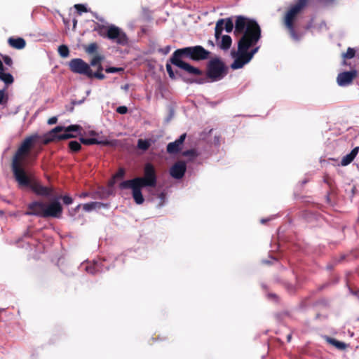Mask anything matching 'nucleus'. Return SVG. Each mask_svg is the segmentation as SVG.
Segmentation results:
<instances>
[{
  "instance_id": "nucleus-25",
  "label": "nucleus",
  "mask_w": 359,
  "mask_h": 359,
  "mask_svg": "<svg viewBox=\"0 0 359 359\" xmlns=\"http://www.w3.org/2000/svg\"><path fill=\"white\" fill-rule=\"evenodd\" d=\"M324 338L328 344L334 346L339 350H344L346 347V344L344 342L338 341L334 338H332L327 336H325Z\"/></svg>"
},
{
  "instance_id": "nucleus-48",
  "label": "nucleus",
  "mask_w": 359,
  "mask_h": 359,
  "mask_svg": "<svg viewBox=\"0 0 359 359\" xmlns=\"http://www.w3.org/2000/svg\"><path fill=\"white\" fill-rule=\"evenodd\" d=\"M124 174H125L124 170L123 169H120L118 170V172L116 173V176L118 177H123Z\"/></svg>"
},
{
  "instance_id": "nucleus-36",
  "label": "nucleus",
  "mask_w": 359,
  "mask_h": 359,
  "mask_svg": "<svg viewBox=\"0 0 359 359\" xmlns=\"http://www.w3.org/2000/svg\"><path fill=\"white\" fill-rule=\"evenodd\" d=\"M103 60V57L101 55H97L94 57L92 60L90 61V63L89 64L90 67H95L101 63V61Z\"/></svg>"
},
{
  "instance_id": "nucleus-24",
  "label": "nucleus",
  "mask_w": 359,
  "mask_h": 359,
  "mask_svg": "<svg viewBox=\"0 0 359 359\" xmlns=\"http://www.w3.org/2000/svg\"><path fill=\"white\" fill-rule=\"evenodd\" d=\"M106 208L107 207V204H104L103 203L100 202H90L88 203H85L83 205V209L86 212H90L93 210H95L96 208Z\"/></svg>"
},
{
  "instance_id": "nucleus-51",
  "label": "nucleus",
  "mask_w": 359,
  "mask_h": 359,
  "mask_svg": "<svg viewBox=\"0 0 359 359\" xmlns=\"http://www.w3.org/2000/svg\"><path fill=\"white\" fill-rule=\"evenodd\" d=\"M81 208V205H78L75 208L72 209V211L74 212H76L79 208Z\"/></svg>"
},
{
  "instance_id": "nucleus-20",
  "label": "nucleus",
  "mask_w": 359,
  "mask_h": 359,
  "mask_svg": "<svg viewBox=\"0 0 359 359\" xmlns=\"http://www.w3.org/2000/svg\"><path fill=\"white\" fill-rule=\"evenodd\" d=\"M0 80L3 81L6 85L12 84L14 81L13 76L11 74L4 72V67L3 62L0 59Z\"/></svg>"
},
{
  "instance_id": "nucleus-14",
  "label": "nucleus",
  "mask_w": 359,
  "mask_h": 359,
  "mask_svg": "<svg viewBox=\"0 0 359 359\" xmlns=\"http://www.w3.org/2000/svg\"><path fill=\"white\" fill-rule=\"evenodd\" d=\"M29 187L38 196L49 197L53 193V189L51 187L43 186L36 181L32 182Z\"/></svg>"
},
{
  "instance_id": "nucleus-55",
  "label": "nucleus",
  "mask_w": 359,
  "mask_h": 359,
  "mask_svg": "<svg viewBox=\"0 0 359 359\" xmlns=\"http://www.w3.org/2000/svg\"><path fill=\"white\" fill-rule=\"evenodd\" d=\"M69 215L73 217V216H74L76 215V212H74L72 211V210H71L69 211Z\"/></svg>"
},
{
  "instance_id": "nucleus-6",
  "label": "nucleus",
  "mask_w": 359,
  "mask_h": 359,
  "mask_svg": "<svg viewBox=\"0 0 359 359\" xmlns=\"http://www.w3.org/2000/svg\"><path fill=\"white\" fill-rule=\"evenodd\" d=\"M95 30L102 37L107 38L118 45L126 46L128 43V38L125 32L114 25L107 27L100 25Z\"/></svg>"
},
{
  "instance_id": "nucleus-42",
  "label": "nucleus",
  "mask_w": 359,
  "mask_h": 359,
  "mask_svg": "<svg viewBox=\"0 0 359 359\" xmlns=\"http://www.w3.org/2000/svg\"><path fill=\"white\" fill-rule=\"evenodd\" d=\"M2 60L4 62L8 65V67H11L13 65V60L8 55H2Z\"/></svg>"
},
{
  "instance_id": "nucleus-29",
  "label": "nucleus",
  "mask_w": 359,
  "mask_h": 359,
  "mask_svg": "<svg viewBox=\"0 0 359 359\" xmlns=\"http://www.w3.org/2000/svg\"><path fill=\"white\" fill-rule=\"evenodd\" d=\"M151 145L150 141L148 140L140 139L137 141V147L143 151L147 150Z\"/></svg>"
},
{
  "instance_id": "nucleus-39",
  "label": "nucleus",
  "mask_w": 359,
  "mask_h": 359,
  "mask_svg": "<svg viewBox=\"0 0 359 359\" xmlns=\"http://www.w3.org/2000/svg\"><path fill=\"white\" fill-rule=\"evenodd\" d=\"M259 47H256L253 48L250 52H245V57L250 61L252 58L253 57V55L258 51Z\"/></svg>"
},
{
  "instance_id": "nucleus-46",
  "label": "nucleus",
  "mask_w": 359,
  "mask_h": 359,
  "mask_svg": "<svg viewBox=\"0 0 359 359\" xmlns=\"http://www.w3.org/2000/svg\"><path fill=\"white\" fill-rule=\"evenodd\" d=\"M116 111L120 114H126L128 112V108L126 106H120L116 108Z\"/></svg>"
},
{
  "instance_id": "nucleus-10",
  "label": "nucleus",
  "mask_w": 359,
  "mask_h": 359,
  "mask_svg": "<svg viewBox=\"0 0 359 359\" xmlns=\"http://www.w3.org/2000/svg\"><path fill=\"white\" fill-rule=\"evenodd\" d=\"M183 59L194 61V53L192 46L177 49L170 58V62H184Z\"/></svg>"
},
{
  "instance_id": "nucleus-15",
  "label": "nucleus",
  "mask_w": 359,
  "mask_h": 359,
  "mask_svg": "<svg viewBox=\"0 0 359 359\" xmlns=\"http://www.w3.org/2000/svg\"><path fill=\"white\" fill-rule=\"evenodd\" d=\"M357 72L355 70L350 72H344L338 74L337 81L340 86H346L351 84L353 79L356 76Z\"/></svg>"
},
{
  "instance_id": "nucleus-56",
  "label": "nucleus",
  "mask_w": 359,
  "mask_h": 359,
  "mask_svg": "<svg viewBox=\"0 0 359 359\" xmlns=\"http://www.w3.org/2000/svg\"><path fill=\"white\" fill-rule=\"evenodd\" d=\"M290 339H291V335H290V334H289V335L287 336V341H290Z\"/></svg>"
},
{
  "instance_id": "nucleus-35",
  "label": "nucleus",
  "mask_w": 359,
  "mask_h": 359,
  "mask_svg": "<svg viewBox=\"0 0 359 359\" xmlns=\"http://www.w3.org/2000/svg\"><path fill=\"white\" fill-rule=\"evenodd\" d=\"M124 69L122 67H109L105 69V72L109 74L123 72Z\"/></svg>"
},
{
  "instance_id": "nucleus-34",
  "label": "nucleus",
  "mask_w": 359,
  "mask_h": 359,
  "mask_svg": "<svg viewBox=\"0 0 359 359\" xmlns=\"http://www.w3.org/2000/svg\"><path fill=\"white\" fill-rule=\"evenodd\" d=\"M93 77L96 78L97 79H100V80H102L105 78V76L102 72H93L92 69H90V75L88 76V78L92 79Z\"/></svg>"
},
{
  "instance_id": "nucleus-43",
  "label": "nucleus",
  "mask_w": 359,
  "mask_h": 359,
  "mask_svg": "<svg viewBox=\"0 0 359 359\" xmlns=\"http://www.w3.org/2000/svg\"><path fill=\"white\" fill-rule=\"evenodd\" d=\"M170 50H171V46L168 45L163 48H159L158 52L162 53L164 55H166L167 54H168L170 53Z\"/></svg>"
},
{
  "instance_id": "nucleus-31",
  "label": "nucleus",
  "mask_w": 359,
  "mask_h": 359,
  "mask_svg": "<svg viewBox=\"0 0 359 359\" xmlns=\"http://www.w3.org/2000/svg\"><path fill=\"white\" fill-rule=\"evenodd\" d=\"M58 53L62 57H67L69 54V48L65 45H61L58 47Z\"/></svg>"
},
{
  "instance_id": "nucleus-12",
  "label": "nucleus",
  "mask_w": 359,
  "mask_h": 359,
  "mask_svg": "<svg viewBox=\"0 0 359 359\" xmlns=\"http://www.w3.org/2000/svg\"><path fill=\"white\" fill-rule=\"evenodd\" d=\"M28 210L25 212V215H33L43 218L45 210V203L35 201L28 204Z\"/></svg>"
},
{
  "instance_id": "nucleus-4",
  "label": "nucleus",
  "mask_w": 359,
  "mask_h": 359,
  "mask_svg": "<svg viewBox=\"0 0 359 359\" xmlns=\"http://www.w3.org/2000/svg\"><path fill=\"white\" fill-rule=\"evenodd\" d=\"M46 137V135L44 137H42L37 133H34L26 137L16 151L13 158L21 160L23 156L27 155L32 148L39 147L38 149L34 151L33 153L34 157L36 158L39 153L41 151L42 145L44 144L43 143V140Z\"/></svg>"
},
{
  "instance_id": "nucleus-26",
  "label": "nucleus",
  "mask_w": 359,
  "mask_h": 359,
  "mask_svg": "<svg viewBox=\"0 0 359 359\" xmlns=\"http://www.w3.org/2000/svg\"><path fill=\"white\" fill-rule=\"evenodd\" d=\"M232 43V40L230 36L224 35L222 37L221 41L219 43V47L224 50H227L230 48Z\"/></svg>"
},
{
  "instance_id": "nucleus-23",
  "label": "nucleus",
  "mask_w": 359,
  "mask_h": 359,
  "mask_svg": "<svg viewBox=\"0 0 359 359\" xmlns=\"http://www.w3.org/2000/svg\"><path fill=\"white\" fill-rule=\"evenodd\" d=\"M86 271L88 273L95 274L99 272H102L103 271L101 266V262H95L93 264H88L86 266Z\"/></svg>"
},
{
  "instance_id": "nucleus-58",
  "label": "nucleus",
  "mask_w": 359,
  "mask_h": 359,
  "mask_svg": "<svg viewBox=\"0 0 359 359\" xmlns=\"http://www.w3.org/2000/svg\"><path fill=\"white\" fill-rule=\"evenodd\" d=\"M305 183H306V181H303L302 182V184H305Z\"/></svg>"
},
{
  "instance_id": "nucleus-1",
  "label": "nucleus",
  "mask_w": 359,
  "mask_h": 359,
  "mask_svg": "<svg viewBox=\"0 0 359 359\" xmlns=\"http://www.w3.org/2000/svg\"><path fill=\"white\" fill-rule=\"evenodd\" d=\"M156 183V169L151 163H147L144 167L143 177H137L131 180H124L119 184L118 187L121 190L131 189L135 202L141 205L144 201L142 189L147 187H154Z\"/></svg>"
},
{
  "instance_id": "nucleus-9",
  "label": "nucleus",
  "mask_w": 359,
  "mask_h": 359,
  "mask_svg": "<svg viewBox=\"0 0 359 359\" xmlns=\"http://www.w3.org/2000/svg\"><path fill=\"white\" fill-rule=\"evenodd\" d=\"M69 69L75 74L84 75L87 77L90 75L89 64L81 58H74L69 62Z\"/></svg>"
},
{
  "instance_id": "nucleus-17",
  "label": "nucleus",
  "mask_w": 359,
  "mask_h": 359,
  "mask_svg": "<svg viewBox=\"0 0 359 359\" xmlns=\"http://www.w3.org/2000/svg\"><path fill=\"white\" fill-rule=\"evenodd\" d=\"M186 170L187 166L185 163L178 161L170 168V174L173 178L180 180L184 177Z\"/></svg>"
},
{
  "instance_id": "nucleus-53",
  "label": "nucleus",
  "mask_w": 359,
  "mask_h": 359,
  "mask_svg": "<svg viewBox=\"0 0 359 359\" xmlns=\"http://www.w3.org/2000/svg\"><path fill=\"white\" fill-rule=\"evenodd\" d=\"M159 198L161 201L164 200L165 199V194L163 193H161L159 194Z\"/></svg>"
},
{
  "instance_id": "nucleus-30",
  "label": "nucleus",
  "mask_w": 359,
  "mask_h": 359,
  "mask_svg": "<svg viewBox=\"0 0 359 359\" xmlns=\"http://www.w3.org/2000/svg\"><path fill=\"white\" fill-rule=\"evenodd\" d=\"M69 148L72 151L77 152L81 149V143L76 140L70 141L69 142Z\"/></svg>"
},
{
  "instance_id": "nucleus-22",
  "label": "nucleus",
  "mask_w": 359,
  "mask_h": 359,
  "mask_svg": "<svg viewBox=\"0 0 359 359\" xmlns=\"http://www.w3.org/2000/svg\"><path fill=\"white\" fill-rule=\"evenodd\" d=\"M8 44L16 49L20 50L25 47L26 43L24 39L21 37L13 38L10 37L8 40Z\"/></svg>"
},
{
  "instance_id": "nucleus-28",
  "label": "nucleus",
  "mask_w": 359,
  "mask_h": 359,
  "mask_svg": "<svg viewBox=\"0 0 359 359\" xmlns=\"http://www.w3.org/2000/svg\"><path fill=\"white\" fill-rule=\"evenodd\" d=\"M224 19H219L216 23L215 28V35L217 41L219 40L220 36L222 35L224 29Z\"/></svg>"
},
{
  "instance_id": "nucleus-18",
  "label": "nucleus",
  "mask_w": 359,
  "mask_h": 359,
  "mask_svg": "<svg viewBox=\"0 0 359 359\" xmlns=\"http://www.w3.org/2000/svg\"><path fill=\"white\" fill-rule=\"evenodd\" d=\"M186 133L182 134L175 141L170 142L167 145V152L170 154H175L181 151L186 138Z\"/></svg>"
},
{
  "instance_id": "nucleus-47",
  "label": "nucleus",
  "mask_w": 359,
  "mask_h": 359,
  "mask_svg": "<svg viewBox=\"0 0 359 359\" xmlns=\"http://www.w3.org/2000/svg\"><path fill=\"white\" fill-rule=\"evenodd\" d=\"M57 121V118L55 116H53L48 119V123L50 125H53V124L56 123Z\"/></svg>"
},
{
  "instance_id": "nucleus-11",
  "label": "nucleus",
  "mask_w": 359,
  "mask_h": 359,
  "mask_svg": "<svg viewBox=\"0 0 359 359\" xmlns=\"http://www.w3.org/2000/svg\"><path fill=\"white\" fill-rule=\"evenodd\" d=\"M62 213V207L60 203L57 201H53L47 204L45 203V210L43 218L53 217L60 218Z\"/></svg>"
},
{
  "instance_id": "nucleus-38",
  "label": "nucleus",
  "mask_w": 359,
  "mask_h": 359,
  "mask_svg": "<svg viewBox=\"0 0 359 359\" xmlns=\"http://www.w3.org/2000/svg\"><path fill=\"white\" fill-rule=\"evenodd\" d=\"M182 155L184 156H188V157H191L193 158H195L196 156H197L198 154L195 149H189V150L184 151L182 153Z\"/></svg>"
},
{
  "instance_id": "nucleus-32",
  "label": "nucleus",
  "mask_w": 359,
  "mask_h": 359,
  "mask_svg": "<svg viewBox=\"0 0 359 359\" xmlns=\"http://www.w3.org/2000/svg\"><path fill=\"white\" fill-rule=\"evenodd\" d=\"M224 29L226 32H231L233 29V23L231 18H228L224 19Z\"/></svg>"
},
{
  "instance_id": "nucleus-7",
  "label": "nucleus",
  "mask_w": 359,
  "mask_h": 359,
  "mask_svg": "<svg viewBox=\"0 0 359 359\" xmlns=\"http://www.w3.org/2000/svg\"><path fill=\"white\" fill-rule=\"evenodd\" d=\"M307 2L308 0H298L294 5L291 6L285 15L284 20L285 25L290 31L292 37L294 39H298L294 27V18L306 6Z\"/></svg>"
},
{
  "instance_id": "nucleus-41",
  "label": "nucleus",
  "mask_w": 359,
  "mask_h": 359,
  "mask_svg": "<svg viewBox=\"0 0 359 359\" xmlns=\"http://www.w3.org/2000/svg\"><path fill=\"white\" fill-rule=\"evenodd\" d=\"M74 7L80 15L83 12L88 11L86 7L83 4H76Z\"/></svg>"
},
{
  "instance_id": "nucleus-37",
  "label": "nucleus",
  "mask_w": 359,
  "mask_h": 359,
  "mask_svg": "<svg viewBox=\"0 0 359 359\" xmlns=\"http://www.w3.org/2000/svg\"><path fill=\"white\" fill-rule=\"evenodd\" d=\"M355 51L352 48H348L346 52L343 54V57L346 59H351L355 56Z\"/></svg>"
},
{
  "instance_id": "nucleus-16",
  "label": "nucleus",
  "mask_w": 359,
  "mask_h": 359,
  "mask_svg": "<svg viewBox=\"0 0 359 359\" xmlns=\"http://www.w3.org/2000/svg\"><path fill=\"white\" fill-rule=\"evenodd\" d=\"M173 65L183 69L187 73L193 76H203V72L186 62H170Z\"/></svg>"
},
{
  "instance_id": "nucleus-2",
  "label": "nucleus",
  "mask_w": 359,
  "mask_h": 359,
  "mask_svg": "<svg viewBox=\"0 0 359 359\" xmlns=\"http://www.w3.org/2000/svg\"><path fill=\"white\" fill-rule=\"evenodd\" d=\"M235 34H243L238 42L239 50H243L257 43L261 37V29L256 20L239 15L235 23Z\"/></svg>"
},
{
  "instance_id": "nucleus-3",
  "label": "nucleus",
  "mask_w": 359,
  "mask_h": 359,
  "mask_svg": "<svg viewBox=\"0 0 359 359\" xmlns=\"http://www.w3.org/2000/svg\"><path fill=\"white\" fill-rule=\"evenodd\" d=\"M228 73V67L219 57L210 60L207 64L206 76L198 78L194 82L203 84L208 81L215 82L224 79Z\"/></svg>"
},
{
  "instance_id": "nucleus-40",
  "label": "nucleus",
  "mask_w": 359,
  "mask_h": 359,
  "mask_svg": "<svg viewBox=\"0 0 359 359\" xmlns=\"http://www.w3.org/2000/svg\"><path fill=\"white\" fill-rule=\"evenodd\" d=\"M8 97L5 93V90H0V104H4L7 102Z\"/></svg>"
},
{
  "instance_id": "nucleus-33",
  "label": "nucleus",
  "mask_w": 359,
  "mask_h": 359,
  "mask_svg": "<svg viewBox=\"0 0 359 359\" xmlns=\"http://www.w3.org/2000/svg\"><path fill=\"white\" fill-rule=\"evenodd\" d=\"M97 48V45L96 43H90L88 46L85 48V50L88 54H92L96 51Z\"/></svg>"
},
{
  "instance_id": "nucleus-27",
  "label": "nucleus",
  "mask_w": 359,
  "mask_h": 359,
  "mask_svg": "<svg viewBox=\"0 0 359 359\" xmlns=\"http://www.w3.org/2000/svg\"><path fill=\"white\" fill-rule=\"evenodd\" d=\"M80 142L86 144V145H92V144H108L107 142L99 141L96 138H85L81 137Z\"/></svg>"
},
{
  "instance_id": "nucleus-54",
  "label": "nucleus",
  "mask_w": 359,
  "mask_h": 359,
  "mask_svg": "<svg viewBox=\"0 0 359 359\" xmlns=\"http://www.w3.org/2000/svg\"><path fill=\"white\" fill-rule=\"evenodd\" d=\"M269 220H270V219H261V223L265 224Z\"/></svg>"
},
{
  "instance_id": "nucleus-8",
  "label": "nucleus",
  "mask_w": 359,
  "mask_h": 359,
  "mask_svg": "<svg viewBox=\"0 0 359 359\" xmlns=\"http://www.w3.org/2000/svg\"><path fill=\"white\" fill-rule=\"evenodd\" d=\"M12 171L15 180L20 187H29L32 183L27 175L24 168L22 167L20 160L13 158L12 161Z\"/></svg>"
},
{
  "instance_id": "nucleus-44",
  "label": "nucleus",
  "mask_w": 359,
  "mask_h": 359,
  "mask_svg": "<svg viewBox=\"0 0 359 359\" xmlns=\"http://www.w3.org/2000/svg\"><path fill=\"white\" fill-rule=\"evenodd\" d=\"M165 67H166V71H167L169 76L172 79L175 78V74L173 72L171 65L170 64L167 63Z\"/></svg>"
},
{
  "instance_id": "nucleus-19",
  "label": "nucleus",
  "mask_w": 359,
  "mask_h": 359,
  "mask_svg": "<svg viewBox=\"0 0 359 359\" xmlns=\"http://www.w3.org/2000/svg\"><path fill=\"white\" fill-rule=\"evenodd\" d=\"M194 53V61L205 60L210 57V52L203 46L197 45L192 46Z\"/></svg>"
},
{
  "instance_id": "nucleus-5",
  "label": "nucleus",
  "mask_w": 359,
  "mask_h": 359,
  "mask_svg": "<svg viewBox=\"0 0 359 359\" xmlns=\"http://www.w3.org/2000/svg\"><path fill=\"white\" fill-rule=\"evenodd\" d=\"M82 128L79 125H70L65 126H56L52 129L48 134L46 137L43 140V144H48L56 140H67L74 138L81 133Z\"/></svg>"
},
{
  "instance_id": "nucleus-13",
  "label": "nucleus",
  "mask_w": 359,
  "mask_h": 359,
  "mask_svg": "<svg viewBox=\"0 0 359 359\" xmlns=\"http://www.w3.org/2000/svg\"><path fill=\"white\" fill-rule=\"evenodd\" d=\"M248 49H245L243 50H239L238 48V52L235 51L231 52V55L233 57H236L234 61L231 65V68L232 69H238L242 68L245 64L248 63L250 60L245 57L244 54Z\"/></svg>"
},
{
  "instance_id": "nucleus-21",
  "label": "nucleus",
  "mask_w": 359,
  "mask_h": 359,
  "mask_svg": "<svg viewBox=\"0 0 359 359\" xmlns=\"http://www.w3.org/2000/svg\"><path fill=\"white\" fill-rule=\"evenodd\" d=\"M358 151L359 147L353 148L349 154H346L342 158L341 161V165L343 166H346L350 164L354 160V158L358 154Z\"/></svg>"
},
{
  "instance_id": "nucleus-57",
  "label": "nucleus",
  "mask_w": 359,
  "mask_h": 359,
  "mask_svg": "<svg viewBox=\"0 0 359 359\" xmlns=\"http://www.w3.org/2000/svg\"><path fill=\"white\" fill-rule=\"evenodd\" d=\"M262 262H263V263H265V264H269V262H268V261H265V260H263V261H262Z\"/></svg>"
},
{
  "instance_id": "nucleus-45",
  "label": "nucleus",
  "mask_w": 359,
  "mask_h": 359,
  "mask_svg": "<svg viewBox=\"0 0 359 359\" xmlns=\"http://www.w3.org/2000/svg\"><path fill=\"white\" fill-rule=\"evenodd\" d=\"M62 201H63V203L65 204V205H70L73 203V199L71 196H64L62 197Z\"/></svg>"
},
{
  "instance_id": "nucleus-49",
  "label": "nucleus",
  "mask_w": 359,
  "mask_h": 359,
  "mask_svg": "<svg viewBox=\"0 0 359 359\" xmlns=\"http://www.w3.org/2000/svg\"><path fill=\"white\" fill-rule=\"evenodd\" d=\"M97 67V71L96 72H102V70H103V67H102V64H99L98 65L96 66Z\"/></svg>"
},
{
  "instance_id": "nucleus-52",
  "label": "nucleus",
  "mask_w": 359,
  "mask_h": 359,
  "mask_svg": "<svg viewBox=\"0 0 359 359\" xmlns=\"http://www.w3.org/2000/svg\"><path fill=\"white\" fill-rule=\"evenodd\" d=\"M121 88L125 90H128V88H129V85L128 84H126L123 86H122Z\"/></svg>"
},
{
  "instance_id": "nucleus-50",
  "label": "nucleus",
  "mask_w": 359,
  "mask_h": 359,
  "mask_svg": "<svg viewBox=\"0 0 359 359\" xmlns=\"http://www.w3.org/2000/svg\"><path fill=\"white\" fill-rule=\"evenodd\" d=\"M88 196V193L83 192V193L80 194L79 197L80 198H85V197H87Z\"/></svg>"
}]
</instances>
